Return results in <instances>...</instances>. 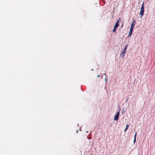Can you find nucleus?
<instances>
[{"mask_svg":"<svg viewBox=\"0 0 155 155\" xmlns=\"http://www.w3.org/2000/svg\"><path fill=\"white\" fill-rule=\"evenodd\" d=\"M144 2H143L140 8V14L141 15V18H142L144 14Z\"/></svg>","mask_w":155,"mask_h":155,"instance_id":"obj_1","label":"nucleus"},{"mask_svg":"<svg viewBox=\"0 0 155 155\" xmlns=\"http://www.w3.org/2000/svg\"><path fill=\"white\" fill-rule=\"evenodd\" d=\"M120 114L119 112L118 111L115 115L114 118V120H118Z\"/></svg>","mask_w":155,"mask_h":155,"instance_id":"obj_2","label":"nucleus"},{"mask_svg":"<svg viewBox=\"0 0 155 155\" xmlns=\"http://www.w3.org/2000/svg\"><path fill=\"white\" fill-rule=\"evenodd\" d=\"M136 21L134 20H133L131 24V27L130 30H133L134 25L135 24Z\"/></svg>","mask_w":155,"mask_h":155,"instance_id":"obj_3","label":"nucleus"},{"mask_svg":"<svg viewBox=\"0 0 155 155\" xmlns=\"http://www.w3.org/2000/svg\"><path fill=\"white\" fill-rule=\"evenodd\" d=\"M119 26V25H118L117 24H115V25L114 26V28L113 30V32H115L116 31V29Z\"/></svg>","mask_w":155,"mask_h":155,"instance_id":"obj_4","label":"nucleus"},{"mask_svg":"<svg viewBox=\"0 0 155 155\" xmlns=\"http://www.w3.org/2000/svg\"><path fill=\"white\" fill-rule=\"evenodd\" d=\"M126 52V51L123 50V51L121 52V53L120 54V56L122 57V58H124V55Z\"/></svg>","mask_w":155,"mask_h":155,"instance_id":"obj_5","label":"nucleus"},{"mask_svg":"<svg viewBox=\"0 0 155 155\" xmlns=\"http://www.w3.org/2000/svg\"><path fill=\"white\" fill-rule=\"evenodd\" d=\"M133 30H130V32L128 35V37H130L132 35V33Z\"/></svg>","mask_w":155,"mask_h":155,"instance_id":"obj_6","label":"nucleus"},{"mask_svg":"<svg viewBox=\"0 0 155 155\" xmlns=\"http://www.w3.org/2000/svg\"><path fill=\"white\" fill-rule=\"evenodd\" d=\"M121 19L120 18H119L118 20L117 21L116 24H117L118 25H119V23Z\"/></svg>","mask_w":155,"mask_h":155,"instance_id":"obj_7","label":"nucleus"},{"mask_svg":"<svg viewBox=\"0 0 155 155\" xmlns=\"http://www.w3.org/2000/svg\"><path fill=\"white\" fill-rule=\"evenodd\" d=\"M129 127V125L128 124L126 126V128H125V129L124 130V132H126L127 130Z\"/></svg>","mask_w":155,"mask_h":155,"instance_id":"obj_8","label":"nucleus"},{"mask_svg":"<svg viewBox=\"0 0 155 155\" xmlns=\"http://www.w3.org/2000/svg\"><path fill=\"white\" fill-rule=\"evenodd\" d=\"M137 134V132H136V133H135V136H134V143L136 141V136Z\"/></svg>","mask_w":155,"mask_h":155,"instance_id":"obj_9","label":"nucleus"},{"mask_svg":"<svg viewBox=\"0 0 155 155\" xmlns=\"http://www.w3.org/2000/svg\"><path fill=\"white\" fill-rule=\"evenodd\" d=\"M127 46L128 45H126V46H125V47L124 49L123 50V51L126 52V51L127 50Z\"/></svg>","mask_w":155,"mask_h":155,"instance_id":"obj_10","label":"nucleus"},{"mask_svg":"<svg viewBox=\"0 0 155 155\" xmlns=\"http://www.w3.org/2000/svg\"><path fill=\"white\" fill-rule=\"evenodd\" d=\"M100 77V75H98L97 76V78H99Z\"/></svg>","mask_w":155,"mask_h":155,"instance_id":"obj_11","label":"nucleus"},{"mask_svg":"<svg viewBox=\"0 0 155 155\" xmlns=\"http://www.w3.org/2000/svg\"><path fill=\"white\" fill-rule=\"evenodd\" d=\"M105 80H107L106 78V79H105Z\"/></svg>","mask_w":155,"mask_h":155,"instance_id":"obj_12","label":"nucleus"},{"mask_svg":"<svg viewBox=\"0 0 155 155\" xmlns=\"http://www.w3.org/2000/svg\"><path fill=\"white\" fill-rule=\"evenodd\" d=\"M123 25H122L121 27H123Z\"/></svg>","mask_w":155,"mask_h":155,"instance_id":"obj_13","label":"nucleus"},{"mask_svg":"<svg viewBox=\"0 0 155 155\" xmlns=\"http://www.w3.org/2000/svg\"><path fill=\"white\" fill-rule=\"evenodd\" d=\"M139 1L140 0H138Z\"/></svg>","mask_w":155,"mask_h":155,"instance_id":"obj_14","label":"nucleus"}]
</instances>
